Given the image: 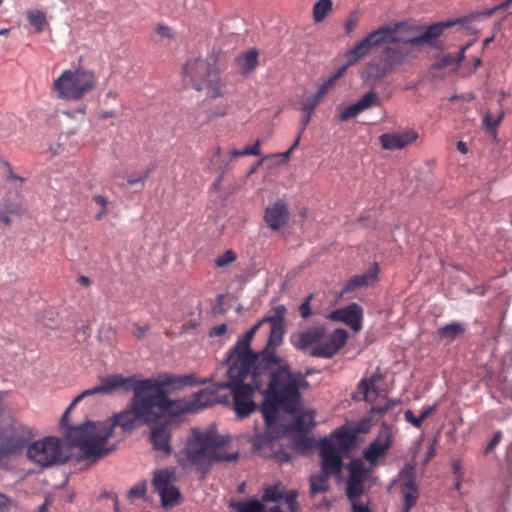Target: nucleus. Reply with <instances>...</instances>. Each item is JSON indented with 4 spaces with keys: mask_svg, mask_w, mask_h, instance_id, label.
<instances>
[{
    "mask_svg": "<svg viewBox=\"0 0 512 512\" xmlns=\"http://www.w3.org/2000/svg\"><path fill=\"white\" fill-rule=\"evenodd\" d=\"M332 438L344 448L349 447L353 441V436L345 428L336 429L332 434Z\"/></svg>",
    "mask_w": 512,
    "mask_h": 512,
    "instance_id": "f704fd0d",
    "label": "nucleus"
},
{
    "mask_svg": "<svg viewBox=\"0 0 512 512\" xmlns=\"http://www.w3.org/2000/svg\"><path fill=\"white\" fill-rule=\"evenodd\" d=\"M192 378V375L180 377L177 380L170 376L147 378L151 384L148 389V395L152 412L156 414V422L165 416L176 417L188 412H193V407L189 399H170L166 390L167 387L173 386L176 383L190 385L192 384Z\"/></svg>",
    "mask_w": 512,
    "mask_h": 512,
    "instance_id": "0eeeda50",
    "label": "nucleus"
},
{
    "mask_svg": "<svg viewBox=\"0 0 512 512\" xmlns=\"http://www.w3.org/2000/svg\"><path fill=\"white\" fill-rule=\"evenodd\" d=\"M12 220L9 216V214L0 208V225L4 224L6 226H9L11 224Z\"/></svg>",
    "mask_w": 512,
    "mask_h": 512,
    "instance_id": "052dcab7",
    "label": "nucleus"
},
{
    "mask_svg": "<svg viewBox=\"0 0 512 512\" xmlns=\"http://www.w3.org/2000/svg\"><path fill=\"white\" fill-rule=\"evenodd\" d=\"M27 457L40 467H49L62 459V445L56 437H45L28 446Z\"/></svg>",
    "mask_w": 512,
    "mask_h": 512,
    "instance_id": "9d476101",
    "label": "nucleus"
},
{
    "mask_svg": "<svg viewBox=\"0 0 512 512\" xmlns=\"http://www.w3.org/2000/svg\"><path fill=\"white\" fill-rule=\"evenodd\" d=\"M465 332V326L459 322H452L446 324L437 330V334L440 339L446 340L447 342L454 341L459 335Z\"/></svg>",
    "mask_w": 512,
    "mask_h": 512,
    "instance_id": "393cba45",
    "label": "nucleus"
},
{
    "mask_svg": "<svg viewBox=\"0 0 512 512\" xmlns=\"http://www.w3.org/2000/svg\"><path fill=\"white\" fill-rule=\"evenodd\" d=\"M466 21L465 18L437 22L428 26L420 34L416 33L418 27L412 26L406 21L381 25L346 52L347 62L324 81L314 95L322 100L350 66L364 59L373 49L382 47L380 52L367 63L366 69L361 75L364 82L375 86L398 68L415 59L417 57L416 47L435 46L437 39L445 29L455 25L463 26Z\"/></svg>",
    "mask_w": 512,
    "mask_h": 512,
    "instance_id": "f257e3e1",
    "label": "nucleus"
},
{
    "mask_svg": "<svg viewBox=\"0 0 512 512\" xmlns=\"http://www.w3.org/2000/svg\"><path fill=\"white\" fill-rule=\"evenodd\" d=\"M352 512H371L368 505L362 504L357 500H350Z\"/></svg>",
    "mask_w": 512,
    "mask_h": 512,
    "instance_id": "603ef678",
    "label": "nucleus"
},
{
    "mask_svg": "<svg viewBox=\"0 0 512 512\" xmlns=\"http://www.w3.org/2000/svg\"><path fill=\"white\" fill-rule=\"evenodd\" d=\"M96 86V77L92 71L77 68L64 70L54 80L52 90L59 99L78 101Z\"/></svg>",
    "mask_w": 512,
    "mask_h": 512,
    "instance_id": "1a4fd4ad",
    "label": "nucleus"
},
{
    "mask_svg": "<svg viewBox=\"0 0 512 512\" xmlns=\"http://www.w3.org/2000/svg\"><path fill=\"white\" fill-rule=\"evenodd\" d=\"M171 476V473L167 469L156 471L152 480L154 490L158 493L170 486Z\"/></svg>",
    "mask_w": 512,
    "mask_h": 512,
    "instance_id": "7c9ffc66",
    "label": "nucleus"
},
{
    "mask_svg": "<svg viewBox=\"0 0 512 512\" xmlns=\"http://www.w3.org/2000/svg\"><path fill=\"white\" fill-rule=\"evenodd\" d=\"M92 200L102 209H108L109 200L107 199V197L96 194L92 197Z\"/></svg>",
    "mask_w": 512,
    "mask_h": 512,
    "instance_id": "864d4df0",
    "label": "nucleus"
},
{
    "mask_svg": "<svg viewBox=\"0 0 512 512\" xmlns=\"http://www.w3.org/2000/svg\"><path fill=\"white\" fill-rule=\"evenodd\" d=\"M29 23L34 27L37 33H40L44 29L46 23V15L44 12L39 10L29 11L27 14Z\"/></svg>",
    "mask_w": 512,
    "mask_h": 512,
    "instance_id": "2f4dec72",
    "label": "nucleus"
},
{
    "mask_svg": "<svg viewBox=\"0 0 512 512\" xmlns=\"http://www.w3.org/2000/svg\"><path fill=\"white\" fill-rule=\"evenodd\" d=\"M150 385L148 379L136 380L133 376L115 374L103 379L100 385L84 390L66 408L60 419L61 426H66L70 411L85 397L111 394L120 389L126 392L132 390L133 397L123 411L115 413L103 422L86 421L82 425L68 427L65 436L70 444L78 447L86 457H102L111 451L106 445L115 427L133 431L141 425L155 423L156 414L152 412L148 395Z\"/></svg>",
    "mask_w": 512,
    "mask_h": 512,
    "instance_id": "f03ea898",
    "label": "nucleus"
},
{
    "mask_svg": "<svg viewBox=\"0 0 512 512\" xmlns=\"http://www.w3.org/2000/svg\"><path fill=\"white\" fill-rule=\"evenodd\" d=\"M260 146L261 140L258 139L252 146H248L244 149V154H246V156H259L261 154Z\"/></svg>",
    "mask_w": 512,
    "mask_h": 512,
    "instance_id": "de8ad7c7",
    "label": "nucleus"
},
{
    "mask_svg": "<svg viewBox=\"0 0 512 512\" xmlns=\"http://www.w3.org/2000/svg\"><path fill=\"white\" fill-rule=\"evenodd\" d=\"M328 319L343 322L357 332L362 328L363 309L359 304L351 303L343 308L331 311Z\"/></svg>",
    "mask_w": 512,
    "mask_h": 512,
    "instance_id": "dca6fc26",
    "label": "nucleus"
},
{
    "mask_svg": "<svg viewBox=\"0 0 512 512\" xmlns=\"http://www.w3.org/2000/svg\"><path fill=\"white\" fill-rule=\"evenodd\" d=\"M419 134L414 129H406L397 133H384L379 136V142L384 150H401L414 143Z\"/></svg>",
    "mask_w": 512,
    "mask_h": 512,
    "instance_id": "a211bd4d",
    "label": "nucleus"
},
{
    "mask_svg": "<svg viewBox=\"0 0 512 512\" xmlns=\"http://www.w3.org/2000/svg\"><path fill=\"white\" fill-rule=\"evenodd\" d=\"M151 429L150 441L155 451H160L165 455H169L172 452V446L170 444L172 436L173 423L170 419H164L163 421H157Z\"/></svg>",
    "mask_w": 512,
    "mask_h": 512,
    "instance_id": "2eb2a0df",
    "label": "nucleus"
},
{
    "mask_svg": "<svg viewBox=\"0 0 512 512\" xmlns=\"http://www.w3.org/2000/svg\"><path fill=\"white\" fill-rule=\"evenodd\" d=\"M348 333L336 329L328 334L322 326L311 327L292 338L294 346L302 351L312 348L310 355L320 358H332L346 344Z\"/></svg>",
    "mask_w": 512,
    "mask_h": 512,
    "instance_id": "6e6552de",
    "label": "nucleus"
},
{
    "mask_svg": "<svg viewBox=\"0 0 512 512\" xmlns=\"http://www.w3.org/2000/svg\"><path fill=\"white\" fill-rule=\"evenodd\" d=\"M402 483L415 482V468L410 464H406L399 473Z\"/></svg>",
    "mask_w": 512,
    "mask_h": 512,
    "instance_id": "a19ab883",
    "label": "nucleus"
},
{
    "mask_svg": "<svg viewBox=\"0 0 512 512\" xmlns=\"http://www.w3.org/2000/svg\"><path fill=\"white\" fill-rule=\"evenodd\" d=\"M457 150L462 153V154H466L468 152V148H467V145L465 142L463 141H459L457 143Z\"/></svg>",
    "mask_w": 512,
    "mask_h": 512,
    "instance_id": "0e129e2a",
    "label": "nucleus"
},
{
    "mask_svg": "<svg viewBox=\"0 0 512 512\" xmlns=\"http://www.w3.org/2000/svg\"><path fill=\"white\" fill-rule=\"evenodd\" d=\"M185 81H189L197 91L208 90L211 98L223 97L227 92L226 82L221 78L219 59L215 54L207 58H193L186 61L183 70Z\"/></svg>",
    "mask_w": 512,
    "mask_h": 512,
    "instance_id": "423d86ee",
    "label": "nucleus"
},
{
    "mask_svg": "<svg viewBox=\"0 0 512 512\" xmlns=\"http://www.w3.org/2000/svg\"><path fill=\"white\" fill-rule=\"evenodd\" d=\"M471 46L470 43L463 46L457 55L445 54L437 62L436 67L439 69L456 65L459 66L465 58V51Z\"/></svg>",
    "mask_w": 512,
    "mask_h": 512,
    "instance_id": "bb28decb",
    "label": "nucleus"
},
{
    "mask_svg": "<svg viewBox=\"0 0 512 512\" xmlns=\"http://www.w3.org/2000/svg\"><path fill=\"white\" fill-rule=\"evenodd\" d=\"M253 446L257 450H263L264 456H270L281 464L290 461V454L283 449L282 445L277 440L270 436H258L254 440Z\"/></svg>",
    "mask_w": 512,
    "mask_h": 512,
    "instance_id": "aec40b11",
    "label": "nucleus"
},
{
    "mask_svg": "<svg viewBox=\"0 0 512 512\" xmlns=\"http://www.w3.org/2000/svg\"><path fill=\"white\" fill-rule=\"evenodd\" d=\"M313 298V294H309L305 300L299 306V314L302 318L307 319L312 315V310L310 306V302Z\"/></svg>",
    "mask_w": 512,
    "mask_h": 512,
    "instance_id": "37998d69",
    "label": "nucleus"
},
{
    "mask_svg": "<svg viewBox=\"0 0 512 512\" xmlns=\"http://www.w3.org/2000/svg\"><path fill=\"white\" fill-rule=\"evenodd\" d=\"M297 496L298 493L295 490L285 493L279 486L274 485L264 491L262 503L273 502L276 504L275 506H279V509H281L282 505H285L289 512H296L298 510Z\"/></svg>",
    "mask_w": 512,
    "mask_h": 512,
    "instance_id": "6ab92c4d",
    "label": "nucleus"
},
{
    "mask_svg": "<svg viewBox=\"0 0 512 512\" xmlns=\"http://www.w3.org/2000/svg\"><path fill=\"white\" fill-rule=\"evenodd\" d=\"M158 494L161 497V502L164 507H172L176 505L180 498L179 490L173 485L166 487L158 492Z\"/></svg>",
    "mask_w": 512,
    "mask_h": 512,
    "instance_id": "c756f323",
    "label": "nucleus"
},
{
    "mask_svg": "<svg viewBox=\"0 0 512 512\" xmlns=\"http://www.w3.org/2000/svg\"><path fill=\"white\" fill-rule=\"evenodd\" d=\"M238 458L239 451L230 449V437L220 435L213 429L194 428L180 452L178 462L182 466L193 465L206 472L213 463H232Z\"/></svg>",
    "mask_w": 512,
    "mask_h": 512,
    "instance_id": "39448f33",
    "label": "nucleus"
},
{
    "mask_svg": "<svg viewBox=\"0 0 512 512\" xmlns=\"http://www.w3.org/2000/svg\"><path fill=\"white\" fill-rule=\"evenodd\" d=\"M510 4H512V0H504L502 3H500L499 5L491 8V9H487V10H484L482 12H479L475 15L472 16L473 19H478L480 17H491L496 11L500 10V9H505L507 8Z\"/></svg>",
    "mask_w": 512,
    "mask_h": 512,
    "instance_id": "ea45409f",
    "label": "nucleus"
},
{
    "mask_svg": "<svg viewBox=\"0 0 512 512\" xmlns=\"http://www.w3.org/2000/svg\"><path fill=\"white\" fill-rule=\"evenodd\" d=\"M266 363L278 364L268 375L267 388L260 391L264 396L260 409L266 425L272 427L281 410L294 413L298 409L301 389L309 388L307 377L313 374V370L307 369L304 373L293 371L284 359L270 358Z\"/></svg>",
    "mask_w": 512,
    "mask_h": 512,
    "instance_id": "20e7f679",
    "label": "nucleus"
},
{
    "mask_svg": "<svg viewBox=\"0 0 512 512\" xmlns=\"http://www.w3.org/2000/svg\"><path fill=\"white\" fill-rule=\"evenodd\" d=\"M31 436L30 431L19 424L12 425L7 429L4 439L0 442V461L8 456L20 453Z\"/></svg>",
    "mask_w": 512,
    "mask_h": 512,
    "instance_id": "f8f14e48",
    "label": "nucleus"
},
{
    "mask_svg": "<svg viewBox=\"0 0 512 512\" xmlns=\"http://www.w3.org/2000/svg\"><path fill=\"white\" fill-rule=\"evenodd\" d=\"M332 0H319L313 6V20L316 23L322 22L326 16L332 11Z\"/></svg>",
    "mask_w": 512,
    "mask_h": 512,
    "instance_id": "cd10ccee",
    "label": "nucleus"
},
{
    "mask_svg": "<svg viewBox=\"0 0 512 512\" xmlns=\"http://www.w3.org/2000/svg\"><path fill=\"white\" fill-rule=\"evenodd\" d=\"M356 103L363 112L372 106L379 105V96L374 90H370L363 94Z\"/></svg>",
    "mask_w": 512,
    "mask_h": 512,
    "instance_id": "473e14b6",
    "label": "nucleus"
},
{
    "mask_svg": "<svg viewBox=\"0 0 512 512\" xmlns=\"http://www.w3.org/2000/svg\"><path fill=\"white\" fill-rule=\"evenodd\" d=\"M229 381L230 378L228 377V381L216 383L212 390L207 388L194 394L193 398L189 399L193 407V412L201 410L205 407L212 406L214 403L219 402L231 405L233 411L236 413L232 389L231 387L223 385Z\"/></svg>",
    "mask_w": 512,
    "mask_h": 512,
    "instance_id": "9b49d317",
    "label": "nucleus"
},
{
    "mask_svg": "<svg viewBox=\"0 0 512 512\" xmlns=\"http://www.w3.org/2000/svg\"><path fill=\"white\" fill-rule=\"evenodd\" d=\"M298 430L307 431L314 426V413L312 411L300 414L295 420Z\"/></svg>",
    "mask_w": 512,
    "mask_h": 512,
    "instance_id": "72a5a7b5",
    "label": "nucleus"
},
{
    "mask_svg": "<svg viewBox=\"0 0 512 512\" xmlns=\"http://www.w3.org/2000/svg\"><path fill=\"white\" fill-rule=\"evenodd\" d=\"M361 109L354 103L352 105L347 106L339 115L340 121H347L348 119L354 118L361 113Z\"/></svg>",
    "mask_w": 512,
    "mask_h": 512,
    "instance_id": "58836bf2",
    "label": "nucleus"
},
{
    "mask_svg": "<svg viewBox=\"0 0 512 512\" xmlns=\"http://www.w3.org/2000/svg\"><path fill=\"white\" fill-rule=\"evenodd\" d=\"M404 417H405V420L408 423H410L411 425H413L415 428H421L423 421L421 420V418L419 416L416 417L411 410H409V409L406 410L404 412Z\"/></svg>",
    "mask_w": 512,
    "mask_h": 512,
    "instance_id": "c03bdc74",
    "label": "nucleus"
},
{
    "mask_svg": "<svg viewBox=\"0 0 512 512\" xmlns=\"http://www.w3.org/2000/svg\"><path fill=\"white\" fill-rule=\"evenodd\" d=\"M220 158H221V148L216 147L211 155L210 167L214 168L218 164Z\"/></svg>",
    "mask_w": 512,
    "mask_h": 512,
    "instance_id": "bf43d9fd",
    "label": "nucleus"
},
{
    "mask_svg": "<svg viewBox=\"0 0 512 512\" xmlns=\"http://www.w3.org/2000/svg\"><path fill=\"white\" fill-rule=\"evenodd\" d=\"M501 439H502V432L501 431L495 432L492 439L489 441V443L485 447L484 454L485 455L489 454L499 444Z\"/></svg>",
    "mask_w": 512,
    "mask_h": 512,
    "instance_id": "a18cd8bd",
    "label": "nucleus"
},
{
    "mask_svg": "<svg viewBox=\"0 0 512 512\" xmlns=\"http://www.w3.org/2000/svg\"><path fill=\"white\" fill-rule=\"evenodd\" d=\"M435 406H428L425 409H423L419 415L422 421H424L426 418H428L432 412L434 411Z\"/></svg>",
    "mask_w": 512,
    "mask_h": 512,
    "instance_id": "680f3d73",
    "label": "nucleus"
},
{
    "mask_svg": "<svg viewBox=\"0 0 512 512\" xmlns=\"http://www.w3.org/2000/svg\"><path fill=\"white\" fill-rule=\"evenodd\" d=\"M289 216L286 202L277 199L271 206L265 208L263 220L271 230L279 231L287 225Z\"/></svg>",
    "mask_w": 512,
    "mask_h": 512,
    "instance_id": "f3484780",
    "label": "nucleus"
},
{
    "mask_svg": "<svg viewBox=\"0 0 512 512\" xmlns=\"http://www.w3.org/2000/svg\"><path fill=\"white\" fill-rule=\"evenodd\" d=\"M78 282L83 286H89L91 281L87 276H80Z\"/></svg>",
    "mask_w": 512,
    "mask_h": 512,
    "instance_id": "774afa93",
    "label": "nucleus"
},
{
    "mask_svg": "<svg viewBox=\"0 0 512 512\" xmlns=\"http://www.w3.org/2000/svg\"><path fill=\"white\" fill-rule=\"evenodd\" d=\"M311 115L310 113H307V112H303L302 116H301V119H300V134H303V132L305 131L307 125L309 124L310 120H311Z\"/></svg>",
    "mask_w": 512,
    "mask_h": 512,
    "instance_id": "13d9d810",
    "label": "nucleus"
},
{
    "mask_svg": "<svg viewBox=\"0 0 512 512\" xmlns=\"http://www.w3.org/2000/svg\"><path fill=\"white\" fill-rule=\"evenodd\" d=\"M134 329H133V335L140 339L142 338L146 332L149 330V325L147 324H144V325H140V324H134L133 325Z\"/></svg>",
    "mask_w": 512,
    "mask_h": 512,
    "instance_id": "8fccbe9b",
    "label": "nucleus"
},
{
    "mask_svg": "<svg viewBox=\"0 0 512 512\" xmlns=\"http://www.w3.org/2000/svg\"><path fill=\"white\" fill-rule=\"evenodd\" d=\"M403 512H410L419 499V488L416 482L401 483Z\"/></svg>",
    "mask_w": 512,
    "mask_h": 512,
    "instance_id": "b1692460",
    "label": "nucleus"
},
{
    "mask_svg": "<svg viewBox=\"0 0 512 512\" xmlns=\"http://www.w3.org/2000/svg\"><path fill=\"white\" fill-rule=\"evenodd\" d=\"M150 172H151V169H148V170L144 171L142 173V175H140L139 177L130 176L127 179L128 185L132 186V185H135V184H137L139 182H144L148 178Z\"/></svg>",
    "mask_w": 512,
    "mask_h": 512,
    "instance_id": "3c124183",
    "label": "nucleus"
},
{
    "mask_svg": "<svg viewBox=\"0 0 512 512\" xmlns=\"http://www.w3.org/2000/svg\"><path fill=\"white\" fill-rule=\"evenodd\" d=\"M156 31L161 37L172 38L171 30L166 25L158 24L156 27Z\"/></svg>",
    "mask_w": 512,
    "mask_h": 512,
    "instance_id": "5fc2aeb1",
    "label": "nucleus"
},
{
    "mask_svg": "<svg viewBox=\"0 0 512 512\" xmlns=\"http://www.w3.org/2000/svg\"><path fill=\"white\" fill-rule=\"evenodd\" d=\"M391 447V433L385 428L379 432L377 438L373 440L364 450V458L371 464H375L379 458L383 457Z\"/></svg>",
    "mask_w": 512,
    "mask_h": 512,
    "instance_id": "412c9836",
    "label": "nucleus"
},
{
    "mask_svg": "<svg viewBox=\"0 0 512 512\" xmlns=\"http://www.w3.org/2000/svg\"><path fill=\"white\" fill-rule=\"evenodd\" d=\"M360 21V15L357 10L352 11L344 23V29L347 35L352 34Z\"/></svg>",
    "mask_w": 512,
    "mask_h": 512,
    "instance_id": "c9c22d12",
    "label": "nucleus"
},
{
    "mask_svg": "<svg viewBox=\"0 0 512 512\" xmlns=\"http://www.w3.org/2000/svg\"><path fill=\"white\" fill-rule=\"evenodd\" d=\"M230 155H231V159L246 156V154H244V149L243 150L234 149L231 151Z\"/></svg>",
    "mask_w": 512,
    "mask_h": 512,
    "instance_id": "69168bd1",
    "label": "nucleus"
},
{
    "mask_svg": "<svg viewBox=\"0 0 512 512\" xmlns=\"http://www.w3.org/2000/svg\"><path fill=\"white\" fill-rule=\"evenodd\" d=\"M12 506V500L6 495L0 493V512H9Z\"/></svg>",
    "mask_w": 512,
    "mask_h": 512,
    "instance_id": "09e8293b",
    "label": "nucleus"
},
{
    "mask_svg": "<svg viewBox=\"0 0 512 512\" xmlns=\"http://www.w3.org/2000/svg\"><path fill=\"white\" fill-rule=\"evenodd\" d=\"M379 267L375 263L368 271L361 275L353 276L342 288L340 296H345L357 288L366 287L377 280Z\"/></svg>",
    "mask_w": 512,
    "mask_h": 512,
    "instance_id": "4be33fe9",
    "label": "nucleus"
},
{
    "mask_svg": "<svg viewBox=\"0 0 512 512\" xmlns=\"http://www.w3.org/2000/svg\"><path fill=\"white\" fill-rule=\"evenodd\" d=\"M319 454L321 457V470L325 474L339 476L343 462L340 450L331 439L324 438L319 443Z\"/></svg>",
    "mask_w": 512,
    "mask_h": 512,
    "instance_id": "ddd939ff",
    "label": "nucleus"
},
{
    "mask_svg": "<svg viewBox=\"0 0 512 512\" xmlns=\"http://www.w3.org/2000/svg\"><path fill=\"white\" fill-rule=\"evenodd\" d=\"M320 102L321 99H318L316 95H312L303 102L301 110L302 112L312 114Z\"/></svg>",
    "mask_w": 512,
    "mask_h": 512,
    "instance_id": "79ce46f5",
    "label": "nucleus"
},
{
    "mask_svg": "<svg viewBox=\"0 0 512 512\" xmlns=\"http://www.w3.org/2000/svg\"><path fill=\"white\" fill-rule=\"evenodd\" d=\"M349 476L346 483V495L349 500H357L364 492V483L369 471L359 459H353L348 465Z\"/></svg>",
    "mask_w": 512,
    "mask_h": 512,
    "instance_id": "4468645a",
    "label": "nucleus"
},
{
    "mask_svg": "<svg viewBox=\"0 0 512 512\" xmlns=\"http://www.w3.org/2000/svg\"><path fill=\"white\" fill-rule=\"evenodd\" d=\"M108 213V209H100L96 214H95V219L96 220H102L103 217Z\"/></svg>",
    "mask_w": 512,
    "mask_h": 512,
    "instance_id": "338daca9",
    "label": "nucleus"
},
{
    "mask_svg": "<svg viewBox=\"0 0 512 512\" xmlns=\"http://www.w3.org/2000/svg\"><path fill=\"white\" fill-rule=\"evenodd\" d=\"M145 494H146V485L144 483L135 485L129 491V495L131 497H136V498H142L145 496Z\"/></svg>",
    "mask_w": 512,
    "mask_h": 512,
    "instance_id": "49530a36",
    "label": "nucleus"
},
{
    "mask_svg": "<svg viewBox=\"0 0 512 512\" xmlns=\"http://www.w3.org/2000/svg\"><path fill=\"white\" fill-rule=\"evenodd\" d=\"M230 507L236 512H268L265 505L257 499L233 501L230 503Z\"/></svg>",
    "mask_w": 512,
    "mask_h": 512,
    "instance_id": "a878e982",
    "label": "nucleus"
},
{
    "mask_svg": "<svg viewBox=\"0 0 512 512\" xmlns=\"http://www.w3.org/2000/svg\"><path fill=\"white\" fill-rule=\"evenodd\" d=\"M228 330V327L226 324H220L212 328L210 332V336H222L224 335Z\"/></svg>",
    "mask_w": 512,
    "mask_h": 512,
    "instance_id": "4d7b16f0",
    "label": "nucleus"
},
{
    "mask_svg": "<svg viewBox=\"0 0 512 512\" xmlns=\"http://www.w3.org/2000/svg\"><path fill=\"white\" fill-rule=\"evenodd\" d=\"M397 402L394 400L387 401L386 405L384 407L378 408V412L383 414L387 412L390 408H392Z\"/></svg>",
    "mask_w": 512,
    "mask_h": 512,
    "instance_id": "e2e57ef3",
    "label": "nucleus"
},
{
    "mask_svg": "<svg viewBox=\"0 0 512 512\" xmlns=\"http://www.w3.org/2000/svg\"><path fill=\"white\" fill-rule=\"evenodd\" d=\"M259 53L255 48L249 49L235 58V65L243 76L253 72L258 66Z\"/></svg>",
    "mask_w": 512,
    "mask_h": 512,
    "instance_id": "5701e85b",
    "label": "nucleus"
},
{
    "mask_svg": "<svg viewBox=\"0 0 512 512\" xmlns=\"http://www.w3.org/2000/svg\"><path fill=\"white\" fill-rule=\"evenodd\" d=\"M499 389L506 397H512V382L503 381Z\"/></svg>",
    "mask_w": 512,
    "mask_h": 512,
    "instance_id": "6e6d98bb",
    "label": "nucleus"
},
{
    "mask_svg": "<svg viewBox=\"0 0 512 512\" xmlns=\"http://www.w3.org/2000/svg\"><path fill=\"white\" fill-rule=\"evenodd\" d=\"M236 259V253L233 250H227L215 260V264L217 267H226L227 265L233 263Z\"/></svg>",
    "mask_w": 512,
    "mask_h": 512,
    "instance_id": "4c0bfd02",
    "label": "nucleus"
},
{
    "mask_svg": "<svg viewBox=\"0 0 512 512\" xmlns=\"http://www.w3.org/2000/svg\"><path fill=\"white\" fill-rule=\"evenodd\" d=\"M286 307H273L267 316L255 323L228 352L226 361L229 363L227 376L230 381L224 386L231 387L236 415L243 419L258 409L254 400L255 393L261 391L267 382L268 375L278 364L266 361L270 358L281 359L274 352L263 351L254 353L251 342L257 330L265 323L270 325L267 348L275 349L283 340L284 318Z\"/></svg>",
    "mask_w": 512,
    "mask_h": 512,
    "instance_id": "7ed1b4c3",
    "label": "nucleus"
},
{
    "mask_svg": "<svg viewBox=\"0 0 512 512\" xmlns=\"http://www.w3.org/2000/svg\"><path fill=\"white\" fill-rule=\"evenodd\" d=\"M504 118V112L501 110L496 118L490 112L484 115L483 123L488 130H495Z\"/></svg>",
    "mask_w": 512,
    "mask_h": 512,
    "instance_id": "e433bc0d",
    "label": "nucleus"
},
{
    "mask_svg": "<svg viewBox=\"0 0 512 512\" xmlns=\"http://www.w3.org/2000/svg\"><path fill=\"white\" fill-rule=\"evenodd\" d=\"M331 475L325 474L321 471L318 475H312L310 477V493L315 495L317 493L326 492L328 490V478Z\"/></svg>",
    "mask_w": 512,
    "mask_h": 512,
    "instance_id": "c85d7f7f",
    "label": "nucleus"
}]
</instances>
